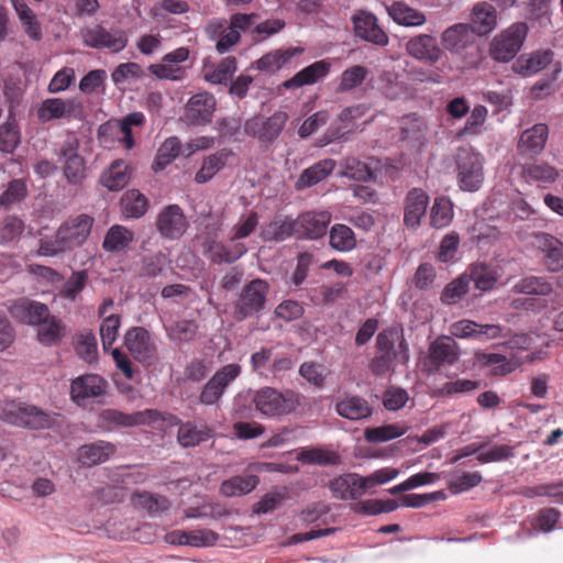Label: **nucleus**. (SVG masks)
<instances>
[{
	"instance_id": "1",
	"label": "nucleus",
	"mask_w": 563,
	"mask_h": 563,
	"mask_svg": "<svg viewBox=\"0 0 563 563\" xmlns=\"http://www.w3.org/2000/svg\"><path fill=\"white\" fill-rule=\"evenodd\" d=\"M0 416L16 427L44 430L54 427L57 415L26 402L8 401L0 407Z\"/></svg>"
},
{
	"instance_id": "2",
	"label": "nucleus",
	"mask_w": 563,
	"mask_h": 563,
	"mask_svg": "<svg viewBox=\"0 0 563 563\" xmlns=\"http://www.w3.org/2000/svg\"><path fill=\"white\" fill-rule=\"evenodd\" d=\"M253 402L257 411L272 418L295 411L301 404V397L294 390L282 393L273 387H263L254 394Z\"/></svg>"
},
{
	"instance_id": "3",
	"label": "nucleus",
	"mask_w": 563,
	"mask_h": 563,
	"mask_svg": "<svg viewBox=\"0 0 563 563\" xmlns=\"http://www.w3.org/2000/svg\"><path fill=\"white\" fill-rule=\"evenodd\" d=\"M528 34L525 22L511 24L505 31L496 35L489 45L490 57L499 63H508L515 58Z\"/></svg>"
},
{
	"instance_id": "4",
	"label": "nucleus",
	"mask_w": 563,
	"mask_h": 563,
	"mask_svg": "<svg viewBox=\"0 0 563 563\" xmlns=\"http://www.w3.org/2000/svg\"><path fill=\"white\" fill-rule=\"evenodd\" d=\"M288 119L285 111H276L271 117L255 115L245 121L244 132L268 146L279 137Z\"/></svg>"
},
{
	"instance_id": "5",
	"label": "nucleus",
	"mask_w": 563,
	"mask_h": 563,
	"mask_svg": "<svg viewBox=\"0 0 563 563\" xmlns=\"http://www.w3.org/2000/svg\"><path fill=\"white\" fill-rule=\"evenodd\" d=\"M484 159L471 148H460L456 155V172L460 188L476 191L484 180Z\"/></svg>"
},
{
	"instance_id": "6",
	"label": "nucleus",
	"mask_w": 563,
	"mask_h": 563,
	"mask_svg": "<svg viewBox=\"0 0 563 563\" xmlns=\"http://www.w3.org/2000/svg\"><path fill=\"white\" fill-rule=\"evenodd\" d=\"M163 420L162 413L154 409H145L133 413H125L117 409H103L98 416V426L112 431L118 428H129L143 424H152Z\"/></svg>"
},
{
	"instance_id": "7",
	"label": "nucleus",
	"mask_w": 563,
	"mask_h": 563,
	"mask_svg": "<svg viewBox=\"0 0 563 563\" xmlns=\"http://www.w3.org/2000/svg\"><path fill=\"white\" fill-rule=\"evenodd\" d=\"M269 285L266 280L256 278L247 283L235 302L234 318L238 321L260 312L265 308Z\"/></svg>"
},
{
	"instance_id": "8",
	"label": "nucleus",
	"mask_w": 563,
	"mask_h": 563,
	"mask_svg": "<svg viewBox=\"0 0 563 563\" xmlns=\"http://www.w3.org/2000/svg\"><path fill=\"white\" fill-rule=\"evenodd\" d=\"M58 162L69 184L79 185L87 177L85 158L79 154V141L76 136L67 137L57 152Z\"/></svg>"
},
{
	"instance_id": "9",
	"label": "nucleus",
	"mask_w": 563,
	"mask_h": 563,
	"mask_svg": "<svg viewBox=\"0 0 563 563\" xmlns=\"http://www.w3.org/2000/svg\"><path fill=\"white\" fill-rule=\"evenodd\" d=\"M459 358V344L451 336L442 335L430 343L424 367L428 374H437L442 367L454 365Z\"/></svg>"
},
{
	"instance_id": "10",
	"label": "nucleus",
	"mask_w": 563,
	"mask_h": 563,
	"mask_svg": "<svg viewBox=\"0 0 563 563\" xmlns=\"http://www.w3.org/2000/svg\"><path fill=\"white\" fill-rule=\"evenodd\" d=\"M124 345L130 354L140 363L151 366L157 360L156 346L150 332L142 327H134L124 335Z\"/></svg>"
},
{
	"instance_id": "11",
	"label": "nucleus",
	"mask_w": 563,
	"mask_h": 563,
	"mask_svg": "<svg viewBox=\"0 0 563 563\" xmlns=\"http://www.w3.org/2000/svg\"><path fill=\"white\" fill-rule=\"evenodd\" d=\"M36 115L41 123H46L59 119H81L82 106L74 98H48L41 103Z\"/></svg>"
},
{
	"instance_id": "12",
	"label": "nucleus",
	"mask_w": 563,
	"mask_h": 563,
	"mask_svg": "<svg viewBox=\"0 0 563 563\" xmlns=\"http://www.w3.org/2000/svg\"><path fill=\"white\" fill-rule=\"evenodd\" d=\"M93 223L95 219L88 214L70 217L57 230L58 238L70 250L81 246L90 235Z\"/></svg>"
},
{
	"instance_id": "13",
	"label": "nucleus",
	"mask_w": 563,
	"mask_h": 563,
	"mask_svg": "<svg viewBox=\"0 0 563 563\" xmlns=\"http://www.w3.org/2000/svg\"><path fill=\"white\" fill-rule=\"evenodd\" d=\"M217 101L209 92H199L190 97L185 106L184 119L188 124L202 126L211 122Z\"/></svg>"
},
{
	"instance_id": "14",
	"label": "nucleus",
	"mask_w": 563,
	"mask_h": 563,
	"mask_svg": "<svg viewBox=\"0 0 563 563\" xmlns=\"http://www.w3.org/2000/svg\"><path fill=\"white\" fill-rule=\"evenodd\" d=\"M108 382L98 374H85L76 377L70 384V398L77 405L98 398L106 394Z\"/></svg>"
},
{
	"instance_id": "15",
	"label": "nucleus",
	"mask_w": 563,
	"mask_h": 563,
	"mask_svg": "<svg viewBox=\"0 0 563 563\" xmlns=\"http://www.w3.org/2000/svg\"><path fill=\"white\" fill-rule=\"evenodd\" d=\"M84 43L92 48H108L113 53L121 52L128 45V37L123 31L109 32L101 25L87 29L84 34Z\"/></svg>"
},
{
	"instance_id": "16",
	"label": "nucleus",
	"mask_w": 563,
	"mask_h": 563,
	"mask_svg": "<svg viewBox=\"0 0 563 563\" xmlns=\"http://www.w3.org/2000/svg\"><path fill=\"white\" fill-rule=\"evenodd\" d=\"M352 22L355 35L366 42L378 46H386L389 42L387 33L379 26L377 18L367 11H357Z\"/></svg>"
},
{
	"instance_id": "17",
	"label": "nucleus",
	"mask_w": 563,
	"mask_h": 563,
	"mask_svg": "<svg viewBox=\"0 0 563 563\" xmlns=\"http://www.w3.org/2000/svg\"><path fill=\"white\" fill-rule=\"evenodd\" d=\"M475 35L472 25L456 23L442 32L441 43L446 51L453 54H462L464 51L475 47Z\"/></svg>"
},
{
	"instance_id": "18",
	"label": "nucleus",
	"mask_w": 563,
	"mask_h": 563,
	"mask_svg": "<svg viewBox=\"0 0 563 563\" xmlns=\"http://www.w3.org/2000/svg\"><path fill=\"white\" fill-rule=\"evenodd\" d=\"M429 195L421 188L410 189L404 200V224L409 230H417L427 213Z\"/></svg>"
},
{
	"instance_id": "19",
	"label": "nucleus",
	"mask_w": 563,
	"mask_h": 563,
	"mask_svg": "<svg viewBox=\"0 0 563 563\" xmlns=\"http://www.w3.org/2000/svg\"><path fill=\"white\" fill-rule=\"evenodd\" d=\"M9 312L13 319L21 323L37 325L48 317L49 309L45 303L23 297L13 301Z\"/></svg>"
},
{
	"instance_id": "20",
	"label": "nucleus",
	"mask_w": 563,
	"mask_h": 563,
	"mask_svg": "<svg viewBox=\"0 0 563 563\" xmlns=\"http://www.w3.org/2000/svg\"><path fill=\"white\" fill-rule=\"evenodd\" d=\"M331 218V213L328 211H308L300 214L295 224L298 231L297 238L314 240L323 236Z\"/></svg>"
},
{
	"instance_id": "21",
	"label": "nucleus",
	"mask_w": 563,
	"mask_h": 563,
	"mask_svg": "<svg viewBox=\"0 0 563 563\" xmlns=\"http://www.w3.org/2000/svg\"><path fill=\"white\" fill-rule=\"evenodd\" d=\"M332 495L341 500H358L365 493L363 476L356 473L340 475L330 481Z\"/></svg>"
},
{
	"instance_id": "22",
	"label": "nucleus",
	"mask_w": 563,
	"mask_h": 563,
	"mask_svg": "<svg viewBox=\"0 0 563 563\" xmlns=\"http://www.w3.org/2000/svg\"><path fill=\"white\" fill-rule=\"evenodd\" d=\"M406 52L411 57L430 64L438 63L443 54L435 37L429 34H419L411 37L406 43Z\"/></svg>"
},
{
	"instance_id": "23",
	"label": "nucleus",
	"mask_w": 563,
	"mask_h": 563,
	"mask_svg": "<svg viewBox=\"0 0 563 563\" xmlns=\"http://www.w3.org/2000/svg\"><path fill=\"white\" fill-rule=\"evenodd\" d=\"M376 349L380 354L397 358L401 355L402 362L408 361V344L396 328H388L380 331L376 336Z\"/></svg>"
},
{
	"instance_id": "24",
	"label": "nucleus",
	"mask_w": 563,
	"mask_h": 563,
	"mask_svg": "<svg viewBox=\"0 0 563 563\" xmlns=\"http://www.w3.org/2000/svg\"><path fill=\"white\" fill-rule=\"evenodd\" d=\"M548 126L543 123L533 125L525 130L518 141L517 150L519 155L533 158L539 155L548 139Z\"/></svg>"
},
{
	"instance_id": "25",
	"label": "nucleus",
	"mask_w": 563,
	"mask_h": 563,
	"mask_svg": "<svg viewBox=\"0 0 563 563\" xmlns=\"http://www.w3.org/2000/svg\"><path fill=\"white\" fill-rule=\"evenodd\" d=\"M115 452L117 448L113 443L98 440L81 445L78 449L77 461L84 466L91 467L107 462Z\"/></svg>"
},
{
	"instance_id": "26",
	"label": "nucleus",
	"mask_w": 563,
	"mask_h": 563,
	"mask_svg": "<svg viewBox=\"0 0 563 563\" xmlns=\"http://www.w3.org/2000/svg\"><path fill=\"white\" fill-rule=\"evenodd\" d=\"M366 104L360 103L344 108L338 117L340 126L335 129H329V141L342 139L345 134L353 132L360 126L358 120L362 119L368 111Z\"/></svg>"
},
{
	"instance_id": "27",
	"label": "nucleus",
	"mask_w": 563,
	"mask_h": 563,
	"mask_svg": "<svg viewBox=\"0 0 563 563\" xmlns=\"http://www.w3.org/2000/svg\"><path fill=\"white\" fill-rule=\"evenodd\" d=\"M554 53L551 49L532 52L521 55L512 64V70L521 76H531L544 69L553 60Z\"/></svg>"
},
{
	"instance_id": "28",
	"label": "nucleus",
	"mask_w": 563,
	"mask_h": 563,
	"mask_svg": "<svg viewBox=\"0 0 563 563\" xmlns=\"http://www.w3.org/2000/svg\"><path fill=\"white\" fill-rule=\"evenodd\" d=\"M232 155V150L224 147L205 156L200 169L195 175V181L206 184L211 180L214 175L225 167Z\"/></svg>"
},
{
	"instance_id": "29",
	"label": "nucleus",
	"mask_w": 563,
	"mask_h": 563,
	"mask_svg": "<svg viewBox=\"0 0 563 563\" xmlns=\"http://www.w3.org/2000/svg\"><path fill=\"white\" fill-rule=\"evenodd\" d=\"M386 10L391 20L401 26L418 27L427 22V16L423 12L402 1L393 2L386 7Z\"/></svg>"
},
{
	"instance_id": "30",
	"label": "nucleus",
	"mask_w": 563,
	"mask_h": 563,
	"mask_svg": "<svg viewBox=\"0 0 563 563\" xmlns=\"http://www.w3.org/2000/svg\"><path fill=\"white\" fill-rule=\"evenodd\" d=\"M296 219L289 217H275L261 230V238L265 242H282L291 236L297 238Z\"/></svg>"
},
{
	"instance_id": "31",
	"label": "nucleus",
	"mask_w": 563,
	"mask_h": 563,
	"mask_svg": "<svg viewBox=\"0 0 563 563\" xmlns=\"http://www.w3.org/2000/svg\"><path fill=\"white\" fill-rule=\"evenodd\" d=\"M303 52L301 47H289L286 49H275L255 62V67L261 71L275 73L290 64L295 56Z\"/></svg>"
},
{
	"instance_id": "32",
	"label": "nucleus",
	"mask_w": 563,
	"mask_h": 563,
	"mask_svg": "<svg viewBox=\"0 0 563 563\" xmlns=\"http://www.w3.org/2000/svg\"><path fill=\"white\" fill-rule=\"evenodd\" d=\"M134 241V232L121 224L111 225L102 241L107 253H122L130 249Z\"/></svg>"
},
{
	"instance_id": "33",
	"label": "nucleus",
	"mask_w": 563,
	"mask_h": 563,
	"mask_svg": "<svg viewBox=\"0 0 563 563\" xmlns=\"http://www.w3.org/2000/svg\"><path fill=\"white\" fill-rule=\"evenodd\" d=\"M465 275L468 276L470 283L473 282L475 288L481 291L494 289L500 277L499 269L486 263H474L470 265Z\"/></svg>"
},
{
	"instance_id": "34",
	"label": "nucleus",
	"mask_w": 563,
	"mask_h": 563,
	"mask_svg": "<svg viewBox=\"0 0 563 563\" xmlns=\"http://www.w3.org/2000/svg\"><path fill=\"white\" fill-rule=\"evenodd\" d=\"M336 162L332 158L321 159L306 168L296 181V189L312 187L325 179L335 168Z\"/></svg>"
},
{
	"instance_id": "35",
	"label": "nucleus",
	"mask_w": 563,
	"mask_h": 563,
	"mask_svg": "<svg viewBox=\"0 0 563 563\" xmlns=\"http://www.w3.org/2000/svg\"><path fill=\"white\" fill-rule=\"evenodd\" d=\"M131 177V167L123 159H117L101 174L100 184L110 191L123 189Z\"/></svg>"
},
{
	"instance_id": "36",
	"label": "nucleus",
	"mask_w": 563,
	"mask_h": 563,
	"mask_svg": "<svg viewBox=\"0 0 563 563\" xmlns=\"http://www.w3.org/2000/svg\"><path fill=\"white\" fill-rule=\"evenodd\" d=\"M24 33L33 41H41L43 37L42 25L34 11L24 0H10Z\"/></svg>"
},
{
	"instance_id": "37",
	"label": "nucleus",
	"mask_w": 563,
	"mask_h": 563,
	"mask_svg": "<svg viewBox=\"0 0 563 563\" xmlns=\"http://www.w3.org/2000/svg\"><path fill=\"white\" fill-rule=\"evenodd\" d=\"M330 71V64L325 60H318L298 71L292 78L286 80L284 86L287 89L299 88L312 85L325 77Z\"/></svg>"
},
{
	"instance_id": "38",
	"label": "nucleus",
	"mask_w": 563,
	"mask_h": 563,
	"mask_svg": "<svg viewBox=\"0 0 563 563\" xmlns=\"http://www.w3.org/2000/svg\"><path fill=\"white\" fill-rule=\"evenodd\" d=\"M539 243L544 253L547 268L550 272H560L563 268V242L551 234L542 233Z\"/></svg>"
},
{
	"instance_id": "39",
	"label": "nucleus",
	"mask_w": 563,
	"mask_h": 563,
	"mask_svg": "<svg viewBox=\"0 0 563 563\" xmlns=\"http://www.w3.org/2000/svg\"><path fill=\"white\" fill-rule=\"evenodd\" d=\"M37 327V340L45 346L59 344L66 334L65 323L56 316H52L51 312Z\"/></svg>"
},
{
	"instance_id": "40",
	"label": "nucleus",
	"mask_w": 563,
	"mask_h": 563,
	"mask_svg": "<svg viewBox=\"0 0 563 563\" xmlns=\"http://www.w3.org/2000/svg\"><path fill=\"white\" fill-rule=\"evenodd\" d=\"M472 23L475 34L486 35L490 33L497 25L496 9L488 2L474 4L472 10Z\"/></svg>"
},
{
	"instance_id": "41",
	"label": "nucleus",
	"mask_w": 563,
	"mask_h": 563,
	"mask_svg": "<svg viewBox=\"0 0 563 563\" xmlns=\"http://www.w3.org/2000/svg\"><path fill=\"white\" fill-rule=\"evenodd\" d=\"M335 410L339 416L354 421L368 418L373 412L367 400L358 396H349L338 401Z\"/></svg>"
},
{
	"instance_id": "42",
	"label": "nucleus",
	"mask_w": 563,
	"mask_h": 563,
	"mask_svg": "<svg viewBox=\"0 0 563 563\" xmlns=\"http://www.w3.org/2000/svg\"><path fill=\"white\" fill-rule=\"evenodd\" d=\"M121 210L126 218L139 219L148 209V199L137 189H129L121 197Z\"/></svg>"
},
{
	"instance_id": "43",
	"label": "nucleus",
	"mask_w": 563,
	"mask_h": 563,
	"mask_svg": "<svg viewBox=\"0 0 563 563\" xmlns=\"http://www.w3.org/2000/svg\"><path fill=\"white\" fill-rule=\"evenodd\" d=\"M258 484L256 475H236L220 485V494L225 497L242 496L251 493Z\"/></svg>"
},
{
	"instance_id": "44",
	"label": "nucleus",
	"mask_w": 563,
	"mask_h": 563,
	"mask_svg": "<svg viewBox=\"0 0 563 563\" xmlns=\"http://www.w3.org/2000/svg\"><path fill=\"white\" fill-rule=\"evenodd\" d=\"M340 176L357 181H368L373 178L372 168L355 156H346L341 163Z\"/></svg>"
},
{
	"instance_id": "45",
	"label": "nucleus",
	"mask_w": 563,
	"mask_h": 563,
	"mask_svg": "<svg viewBox=\"0 0 563 563\" xmlns=\"http://www.w3.org/2000/svg\"><path fill=\"white\" fill-rule=\"evenodd\" d=\"M211 437V429L205 424L187 422L178 428V443L195 446Z\"/></svg>"
},
{
	"instance_id": "46",
	"label": "nucleus",
	"mask_w": 563,
	"mask_h": 563,
	"mask_svg": "<svg viewBox=\"0 0 563 563\" xmlns=\"http://www.w3.org/2000/svg\"><path fill=\"white\" fill-rule=\"evenodd\" d=\"M453 205L445 197H438L430 210V225L434 229H443L453 220Z\"/></svg>"
},
{
	"instance_id": "47",
	"label": "nucleus",
	"mask_w": 563,
	"mask_h": 563,
	"mask_svg": "<svg viewBox=\"0 0 563 563\" xmlns=\"http://www.w3.org/2000/svg\"><path fill=\"white\" fill-rule=\"evenodd\" d=\"M408 431V427L400 423L385 424L375 428H366L364 438L369 443L386 442L404 435Z\"/></svg>"
},
{
	"instance_id": "48",
	"label": "nucleus",
	"mask_w": 563,
	"mask_h": 563,
	"mask_svg": "<svg viewBox=\"0 0 563 563\" xmlns=\"http://www.w3.org/2000/svg\"><path fill=\"white\" fill-rule=\"evenodd\" d=\"M21 142L20 130L16 120L12 113L8 120L0 125V151L11 154Z\"/></svg>"
},
{
	"instance_id": "49",
	"label": "nucleus",
	"mask_w": 563,
	"mask_h": 563,
	"mask_svg": "<svg viewBox=\"0 0 563 563\" xmlns=\"http://www.w3.org/2000/svg\"><path fill=\"white\" fill-rule=\"evenodd\" d=\"M329 238L330 245L339 252H349L356 245L354 232L345 224H334L330 229Z\"/></svg>"
},
{
	"instance_id": "50",
	"label": "nucleus",
	"mask_w": 563,
	"mask_h": 563,
	"mask_svg": "<svg viewBox=\"0 0 563 563\" xmlns=\"http://www.w3.org/2000/svg\"><path fill=\"white\" fill-rule=\"evenodd\" d=\"M219 536L209 529L178 531V544L210 547L217 543Z\"/></svg>"
},
{
	"instance_id": "51",
	"label": "nucleus",
	"mask_w": 563,
	"mask_h": 563,
	"mask_svg": "<svg viewBox=\"0 0 563 563\" xmlns=\"http://www.w3.org/2000/svg\"><path fill=\"white\" fill-rule=\"evenodd\" d=\"M145 117L142 112H132L125 115L119 123V142L124 148L131 150L135 142L132 134V126H140L144 123Z\"/></svg>"
},
{
	"instance_id": "52",
	"label": "nucleus",
	"mask_w": 563,
	"mask_h": 563,
	"mask_svg": "<svg viewBox=\"0 0 563 563\" xmlns=\"http://www.w3.org/2000/svg\"><path fill=\"white\" fill-rule=\"evenodd\" d=\"M522 176L527 180L540 183H553L559 177V172L555 167L548 163H532L522 166Z\"/></svg>"
},
{
	"instance_id": "53",
	"label": "nucleus",
	"mask_w": 563,
	"mask_h": 563,
	"mask_svg": "<svg viewBox=\"0 0 563 563\" xmlns=\"http://www.w3.org/2000/svg\"><path fill=\"white\" fill-rule=\"evenodd\" d=\"M468 289L470 278L464 273L444 287L440 299L442 303L448 306L457 303L467 294Z\"/></svg>"
},
{
	"instance_id": "54",
	"label": "nucleus",
	"mask_w": 563,
	"mask_h": 563,
	"mask_svg": "<svg viewBox=\"0 0 563 563\" xmlns=\"http://www.w3.org/2000/svg\"><path fill=\"white\" fill-rule=\"evenodd\" d=\"M512 290L516 294L547 296L552 291V285L544 277L528 276L517 282Z\"/></svg>"
},
{
	"instance_id": "55",
	"label": "nucleus",
	"mask_w": 563,
	"mask_h": 563,
	"mask_svg": "<svg viewBox=\"0 0 563 563\" xmlns=\"http://www.w3.org/2000/svg\"><path fill=\"white\" fill-rule=\"evenodd\" d=\"M132 503L135 507L145 509L151 515L159 514L168 508V500L165 497L148 492L134 493Z\"/></svg>"
},
{
	"instance_id": "56",
	"label": "nucleus",
	"mask_w": 563,
	"mask_h": 563,
	"mask_svg": "<svg viewBox=\"0 0 563 563\" xmlns=\"http://www.w3.org/2000/svg\"><path fill=\"white\" fill-rule=\"evenodd\" d=\"M236 71L235 57L223 58L214 69L205 73V79L213 85H227Z\"/></svg>"
},
{
	"instance_id": "57",
	"label": "nucleus",
	"mask_w": 563,
	"mask_h": 563,
	"mask_svg": "<svg viewBox=\"0 0 563 563\" xmlns=\"http://www.w3.org/2000/svg\"><path fill=\"white\" fill-rule=\"evenodd\" d=\"M246 252L244 244L238 243L231 250L222 243L212 242L209 246L210 258L217 264L233 263Z\"/></svg>"
},
{
	"instance_id": "58",
	"label": "nucleus",
	"mask_w": 563,
	"mask_h": 563,
	"mask_svg": "<svg viewBox=\"0 0 563 563\" xmlns=\"http://www.w3.org/2000/svg\"><path fill=\"white\" fill-rule=\"evenodd\" d=\"M77 355L87 363L98 360V345L96 335L92 332H84L77 336L75 343Z\"/></svg>"
},
{
	"instance_id": "59",
	"label": "nucleus",
	"mask_w": 563,
	"mask_h": 563,
	"mask_svg": "<svg viewBox=\"0 0 563 563\" xmlns=\"http://www.w3.org/2000/svg\"><path fill=\"white\" fill-rule=\"evenodd\" d=\"M297 460L307 464L334 465L339 462V455L335 452L320 448L302 450Z\"/></svg>"
},
{
	"instance_id": "60",
	"label": "nucleus",
	"mask_w": 563,
	"mask_h": 563,
	"mask_svg": "<svg viewBox=\"0 0 563 563\" xmlns=\"http://www.w3.org/2000/svg\"><path fill=\"white\" fill-rule=\"evenodd\" d=\"M27 195V187L24 180L13 179L11 180L7 189L0 196V208L9 209L16 202L23 200Z\"/></svg>"
},
{
	"instance_id": "61",
	"label": "nucleus",
	"mask_w": 563,
	"mask_h": 563,
	"mask_svg": "<svg viewBox=\"0 0 563 563\" xmlns=\"http://www.w3.org/2000/svg\"><path fill=\"white\" fill-rule=\"evenodd\" d=\"M145 77V71L134 62L122 63L118 65L111 74L112 81L120 86L128 80H140Z\"/></svg>"
},
{
	"instance_id": "62",
	"label": "nucleus",
	"mask_w": 563,
	"mask_h": 563,
	"mask_svg": "<svg viewBox=\"0 0 563 563\" xmlns=\"http://www.w3.org/2000/svg\"><path fill=\"white\" fill-rule=\"evenodd\" d=\"M367 75V68L361 65H355L345 69L341 75L338 90L343 92L358 87L363 84Z\"/></svg>"
},
{
	"instance_id": "63",
	"label": "nucleus",
	"mask_w": 563,
	"mask_h": 563,
	"mask_svg": "<svg viewBox=\"0 0 563 563\" xmlns=\"http://www.w3.org/2000/svg\"><path fill=\"white\" fill-rule=\"evenodd\" d=\"M176 158V136L168 137L158 148L153 163L154 172L164 170Z\"/></svg>"
},
{
	"instance_id": "64",
	"label": "nucleus",
	"mask_w": 563,
	"mask_h": 563,
	"mask_svg": "<svg viewBox=\"0 0 563 563\" xmlns=\"http://www.w3.org/2000/svg\"><path fill=\"white\" fill-rule=\"evenodd\" d=\"M299 374L317 388H322L325 380V368L316 362H305L299 367Z\"/></svg>"
}]
</instances>
